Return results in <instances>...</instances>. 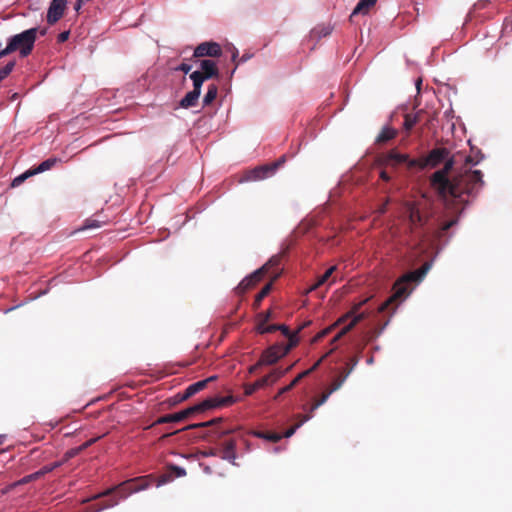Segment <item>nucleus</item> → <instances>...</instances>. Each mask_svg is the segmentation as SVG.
<instances>
[{"mask_svg": "<svg viewBox=\"0 0 512 512\" xmlns=\"http://www.w3.org/2000/svg\"><path fill=\"white\" fill-rule=\"evenodd\" d=\"M466 164H477L479 160H474L472 156H467L465 159Z\"/></svg>", "mask_w": 512, "mask_h": 512, "instance_id": "e2e57ef3", "label": "nucleus"}, {"mask_svg": "<svg viewBox=\"0 0 512 512\" xmlns=\"http://www.w3.org/2000/svg\"><path fill=\"white\" fill-rule=\"evenodd\" d=\"M397 135V130L392 127H384L379 135L377 136L376 142L377 143H386L392 139H394Z\"/></svg>", "mask_w": 512, "mask_h": 512, "instance_id": "4be33fe9", "label": "nucleus"}, {"mask_svg": "<svg viewBox=\"0 0 512 512\" xmlns=\"http://www.w3.org/2000/svg\"><path fill=\"white\" fill-rule=\"evenodd\" d=\"M380 178L382 180H384V181H389L390 180V176L388 175V173L385 170L381 171Z\"/></svg>", "mask_w": 512, "mask_h": 512, "instance_id": "680f3d73", "label": "nucleus"}, {"mask_svg": "<svg viewBox=\"0 0 512 512\" xmlns=\"http://www.w3.org/2000/svg\"><path fill=\"white\" fill-rule=\"evenodd\" d=\"M204 456H219V448L218 446L215 448H210L208 451L204 452Z\"/></svg>", "mask_w": 512, "mask_h": 512, "instance_id": "13d9d810", "label": "nucleus"}, {"mask_svg": "<svg viewBox=\"0 0 512 512\" xmlns=\"http://www.w3.org/2000/svg\"><path fill=\"white\" fill-rule=\"evenodd\" d=\"M200 67V74H202V76H204L207 80L212 78H219V69L215 61L207 59L201 60Z\"/></svg>", "mask_w": 512, "mask_h": 512, "instance_id": "f3484780", "label": "nucleus"}, {"mask_svg": "<svg viewBox=\"0 0 512 512\" xmlns=\"http://www.w3.org/2000/svg\"><path fill=\"white\" fill-rule=\"evenodd\" d=\"M358 364V358L353 357L350 359V361L346 364V368L343 371H350V373L354 370L356 365Z\"/></svg>", "mask_w": 512, "mask_h": 512, "instance_id": "3c124183", "label": "nucleus"}, {"mask_svg": "<svg viewBox=\"0 0 512 512\" xmlns=\"http://www.w3.org/2000/svg\"><path fill=\"white\" fill-rule=\"evenodd\" d=\"M258 318H259L258 324H263V326H267L266 322H268L269 319L271 318V311H266L264 313L259 314Z\"/></svg>", "mask_w": 512, "mask_h": 512, "instance_id": "de8ad7c7", "label": "nucleus"}, {"mask_svg": "<svg viewBox=\"0 0 512 512\" xmlns=\"http://www.w3.org/2000/svg\"><path fill=\"white\" fill-rule=\"evenodd\" d=\"M67 0H52L48 12H47V22L49 24H55L64 14L66 8Z\"/></svg>", "mask_w": 512, "mask_h": 512, "instance_id": "4468645a", "label": "nucleus"}, {"mask_svg": "<svg viewBox=\"0 0 512 512\" xmlns=\"http://www.w3.org/2000/svg\"><path fill=\"white\" fill-rule=\"evenodd\" d=\"M290 369H291V367H288L285 370H280V369L273 370L271 373H269L267 375V376H270L269 384H272V383L276 382L278 379L283 377L285 375V373H287Z\"/></svg>", "mask_w": 512, "mask_h": 512, "instance_id": "ea45409f", "label": "nucleus"}, {"mask_svg": "<svg viewBox=\"0 0 512 512\" xmlns=\"http://www.w3.org/2000/svg\"><path fill=\"white\" fill-rule=\"evenodd\" d=\"M331 394H332V392L329 389H327L325 392H323L322 395L318 399H316L313 402V404L311 405L310 412L312 413L317 408H319L321 405H323L328 400V398L330 397Z\"/></svg>", "mask_w": 512, "mask_h": 512, "instance_id": "72a5a7b5", "label": "nucleus"}, {"mask_svg": "<svg viewBox=\"0 0 512 512\" xmlns=\"http://www.w3.org/2000/svg\"><path fill=\"white\" fill-rule=\"evenodd\" d=\"M280 263V256H273L264 266H266V272L270 267L278 266Z\"/></svg>", "mask_w": 512, "mask_h": 512, "instance_id": "8fccbe9b", "label": "nucleus"}, {"mask_svg": "<svg viewBox=\"0 0 512 512\" xmlns=\"http://www.w3.org/2000/svg\"><path fill=\"white\" fill-rule=\"evenodd\" d=\"M191 69H192V66H191V65H189V64H187V63H182V64H180V65L176 68V70H177V71H182V72H184L185 74H187L188 72H190V71H191Z\"/></svg>", "mask_w": 512, "mask_h": 512, "instance_id": "6e6d98bb", "label": "nucleus"}, {"mask_svg": "<svg viewBox=\"0 0 512 512\" xmlns=\"http://www.w3.org/2000/svg\"><path fill=\"white\" fill-rule=\"evenodd\" d=\"M33 33H34V39H35L37 33H39L40 35H44L46 33V30L45 29H38V28L34 27Z\"/></svg>", "mask_w": 512, "mask_h": 512, "instance_id": "69168bd1", "label": "nucleus"}, {"mask_svg": "<svg viewBox=\"0 0 512 512\" xmlns=\"http://www.w3.org/2000/svg\"><path fill=\"white\" fill-rule=\"evenodd\" d=\"M293 346L287 345H273L261 354L258 365H272L275 364L280 358L284 357Z\"/></svg>", "mask_w": 512, "mask_h": 512, "instance_id": "6e6552de", "label": "nucleus"}, {"mask_svg": "<svg viewBox=\"0 0 512 512\" xmlns=\"http://www.w3.org/2000/svg\"><path fill=\"white\" fill-rule=\"evenodd\" d=\"M443 162V168L434 172L430 177V185L437 194L442 198L451 196L465 204L468 203V200L464 199V196L476 197L484 186L482 172L466 169L450 179L449 174L456 164L455 157H448Z\"/></svg>", "mask_w": 512, "mask_h": 512, "instance_id": "f257e3e1", "label": "nucleus"}, {"mask_svg": "<svg viewBox=\"0 0 512 512\" xmlns=\"http://www.w3.org/2000/svg\"><path fill=\"white\" fill-rule=\"evenodd\" d=\"M59 162H60V159L55 158V157H52V158H49V159L43 161L40 165H38L37 167H34V175L43 173L45 171L52 169Z\"/></svg>", "mask_w": 512, "mask_h": 512, "instance_id": "5701e85b", "label": "nucleus"}, {"mask_svg": "<svg viewBox=\"0 0 512 512\" xmlns=\"http://www.w3.org/2000/svg\"><path fill=\"white\" fill-rule=\"evenodd\" d=\"M69 35H70V31H63V32H61V33L58 35V37H57L58 42H59V43H63V42H65V41H67V40H68V38H69Z\"/></svg>", "mask_w": 512, "mask_h": 512, "instance_id": "4d7b16f0", "label": "nucleus"}, {"mask_svg": "<svg viewBox=\"0 0 512 512\" xmlns=\"http://www.w3.org/2000/svg\"><path fill=\"white\" fill-rule=\"evenodd\" d=\"M255 286V284L251 281V279L247 276L246 278H244L240 283L239 285L236 287V293L239 294V295H242L244 293H246L248 290H250L251 288H253Z\"/></svg>", "mask_w": 512, "mask_h": 512, "instance_id": "473e14b6", "label": "nucleus"}, {"mask_svg": "<svg viewBox=\"0 0 512 512\" xmlns=\"http://www.w3.org/2000/svg\"><path fill=\"white\" fill-rule=\"evenodd\" d=\"M409 158L407 154H401L396 149H392L384 156V162L386 165L396 166L399 164H406L409 168Z\"/></svg>", "mask_w": 512, "mask_h": 512, "instance_id": "dca6fc26", "label": "nucleus"}, {"mask_svg": "<svg viewBox=\"0 0 512 512\" xmlns=\"http://www.w3.org/2000/svg\"><path fill=\"white\" fill-rule=\"evenodd\" d=\"M84 3H86V0H77L75 2L74 9L78 12L82 8Z\"/></svg>", "mask_w": 512, "mask_h": 512, "instance_id": "052dcab7", "label": "nucleus"}, {"mask_svg": "<svg viewBox=\"0 0 512 512\" xmlns=\"http://www.w3.org/2000/svg\"><path fill=\"white\" fill-rule=\"evenodd\" d=\"M332 329H333V326L322 330L315 336V340H320V339L324 338L326 335H328L331 332Z\"/></svg>", "mask_w": 512, "mask_h": 512, "instance_id": "5fc2aeb1", "label": "nucleus"}, {"mask_svg": "<svg viewBox=\"0 0 512 512\" xmlns=\"http://www.w3.org/2000/svg\"><path fill=\"white\" fill-rule=\"evenodd\" d=\"M420 121V112L416 114H406L404 119V128L409 132Z\"/></svg>", "mask_w": 512, "mask_h": 512, "instance_id": "c85d7f7f", "label": "nucleus"}, {"mask_svg": "<svg viewBox=\"0 0 512 512\" xmlns=\"http://www.w3.org/2000/svg\"><path fill=\"white\" fill-rule=\"evenodd\" d=\"M349 375H350V371H341L339 376L331 383V385L329 386L328 389L332 393L339 390Z\"/></svg>", "mask_w": 512, "mask_h": 512, "instance_id": "393cba45", "label": "nucleus"}, {"mask_svg": "<svg viewBox=\"0 0 512 512\" xmlns=\"http://www.w3.org/2000/svg\"><path fill=\"white\" fill-rule=\"evenodd\" d=\"M312 417L311 414H307V415H304L302 416L300 422H298L297 424H295L294 426H292L291 428H289L285 433L284 435H282L283 437H291L295 431L303 424L305 423L306 421H308L310 418Z\"/></svg>", "mask_w": 512, "mask_h": 512, "instance_id": "c9c22d12", "label": "nucleus"}, {"mask_svg": "<svg viewBox=\"0 0 512 512\" xmlns=\"http://www.w3.org/2000/svg\"><path fill=\"white\" fill-rule=\"evenodd\" d=\"M265 273H266V266H262L260 269L254 271L248 277L256 285L258 282H260L262 280V278L264 277Z\"/></svg>", "mask_w": 512, "mask_h": 512, "instance_id": "79ce46f5", "label": "nucleus"}, {"mask_svg": "<svg viewBox=\"0 0 512 512\" xmlns=\"http://www.w3.org/2000/svg\"><path fill=\"white\" fill-rule=\"evenodd\" d=\"M199 96H200L199 92H196L193 90L188 92L184 96V98H182V100L180 101V104H179L180 107H182L184 109L194 107L198 102Z\"/></svg>", "mask_w": 512, "mask_h": 512, "instance_id": "aec40b11", "label": "nucleus"}, {"mask_svg": "<svg viewBox=\"0 0 512 512\" xmlns=\"http://www.w3.org/2000/svg\"><path fill=\"white\" fill-rule=\"evenodd\" d=\"M385 211H386V204H384L383 206H381V208H380L379 212H380L381 214H383V213H385Z\"/></svg>", "mask_w": 512, "mask_h": 512, "instance_id": "774afa93", "label": "nucleus"}, {"mask_svg": "<svg viewBox=\"0 0 512 512\" xmlns=\"http://www.w3.org/2000/svg\"><path fill=\"white\" fill-rule=\"evenodd\" d=\"M59 464L58 463H53V464H49V465H45L42 469L34 472V480L45 475L46 473H49L51 472L55 467H57Z\"/></svg>", "mask_w": 512, "mask_h": 512, "instance_id": "c03bdc74", "label": "nucleus"}, {"mask_svg": "<svg viewBox=\"0 0 512 512\" xmlns=\"http://www.w3.org/2000/svg\"><path fill=\"white\" fill-rule=\"evenodd\" d=\"M332 33V27L330 25H318L314 27L310 32V37L316 41H319L323 37H327Z\"/></svg>", "mask_w": 512, "mask_h": 512, "instance_id": "6ab92c4d", "label": "nucleus"}, {"mask_svg": "<svg viewBox=\"0 0 512 512\" xmlns=\"http://www.w3.org/2000/svg\"><path fill=\"white\" fill-rule=\"evenodd\" d=\"M217 379V376H210L204 380H201V381H198L196 383H193L191 385H189L191 387V391L194 392V394L200 392L201 390H203L207 385L208 383L214 381Z\"/></svg>", "mask_w": 512, "mask_h": 512, "instance_id": "2f4dec72", "label": "nucleus"}, {"mask_svg": "<svg viewBox=\"0 0 512 512\" xmlns=\"http://www.w3.org/2000/svg\"><path fill=\"white\" fill-rule=\"evenodd\" d=\"M15 63L13 61L7 63L2 69H0V82L5 79L13 70Z\"/></svg>", "mask_w": 512, "mask_h": 512, "instance_id": "a18cd8bd", "label": "nucleus"}, {"mask_svg": "<svg viewBox=\"0 0 512 512\" xmlns=\"http://www.w3.org/2000/svg\"><path fill=\"white\" fill-rule=\"evenodd\" d=\"M457 222H458V217H455L449 221L442 223L439 230L437 231V236L442 237L445 234V232L448 231L454 225H456Z\"/></svg>", "mask_w": 512, "mask_h": 512, "instance_id": "e433bc0d", "label": "nucleus"}, {"mask_svg": "<svg viewBox=\"0 0 512 512\" xmlns=\"http://www.w3.org/2000/svg\"><path fill=\"white\" fill-rule=\"evenodd\" d=\"M290 369H291V367H288L285 370H280V369L273 370L271 373H269L267 375V376H270L269 384H272V383L276 382L278 379L283 377L285 375V373H287Z\"/></svg>", "mask_w": 512, "mask_h": 512, "instance_id": "a19ab883", "label": "nucleus"}, {"mask_svg": "<svg viewBox=\"0 0 512 512\" xmlns=\"http://www.w3.org/2000/svg\"><path fill=\"white\" fill-rule=\"evenodd\" d=\"M261 366H262V365H258V362H257L256 364L252 365V366L249 368V373H250V374H254V373H256L257 369H258L259 367H261Z\"/></svg>", "mask_w": 512, "mask_h": 512, "instance_id": "0e129e2a", "label": "nucleus"}, {"mask_svg": "<svg viewBox=\"0 0 512 512\" xmlns=\"http://www.w3.org/2000/svg\"><path fill=\"white\" fill-rule=\"evenodd\" d=\"M272 289V282L267 283L259 293L255 296V300L253 303L254 309H258L262 300L270 293Z\"/></svg>", "mask_w": 512, "mask_h": 512, "instance_id": "a878e982", "label": "nucleus"}, {"mask_svg": "<svg viewBox=\"0 0 512 512\" xmlns=\"http://www.w3.org/2000/svg\"><path fill=\"white\" fill-rule=\"evenodd\" d=\"M221 421H222V418H215V419H212L210 421L189 425L188 427H186V429H193V428H199V427H208V426L216 425V424L220 423Z\"/></svg>", "mask_w": 512, "mask_h": 512, "instance_id": "37998d69", "label": "nucleus"}, {"mask_svg": "<svg viewBox=\"0 0 512 512\" xmlns=\"http://www.w3.org/2000/svg\"><path fill=\"white\" fill-rule=\"evenodd\" d=\"M292 389L293 388L290 387V385H287V386L283 387L282 389L279 390L278 394L276 395V398L279 397L280 395L284 394V393L289 392Z\"/></svg>", "mask_w": 512, "mask_h": 512, "instance_id": "bf43d9fd", "label": "nucleus"}, {"mask_svg": "<svg viewBox=\"0 0 512 512\" xmlns=\"http://www.w3.org/2000/svg\"><path fill=\"white\" fill-rule=\"evenodd\" d=\"M96 438H93V439H90L88 441H86L85 443H83L82 445H80L79 447H76V448H72L70 450H68L66 452V457L67 458H72V457H75L77 454H79L81 451H83L84 449L88 448L90 445H92L93 443L96 442Z\"/></svg>", "mask_w": 512, "mask_h": 512, "instance_id": "7c9ffc66", "label": "nucleus"}, {"mask_svg": "<svg viewBox=\"0 0 512 512\" xmlns=\"http://www.w3.org/2000/svg\"><path fill=\"white\" fill-rule=\"evenodd\" d=\"M32 176V168L27 169L24 173L21 175L15 177L13 181L11 182V187H18L20 186L26 179Z\"/></svg>", "mask_w": 512, "mask_h": 512, "instance_id": "f704fd0d", "label": "nucleus"}, {"mask_svg": "<svg viewBox=\"0 0 512 512\" xmlns=\"http://www.w3.org/2000/svg\"><path fill=\"white\" fill-rule=\"evenodd\" d=\"M336 269H337L336 266H332L328 270H326V272L324 274H322L321 276H319L317 278V281L311 286L310 291L316 290L320 286L326 284L328 282V280L330 279V277L332 276V274L334 273V271H336Z\"/></svg>", "mask_w": 512, "mask_h": 512, "instance_id": "b1692460", "label": "nucleus"}, {"mask_svg": "<svg viewBox=\"0 0 512 512\" xmlns=\"http://www.w3.org/2000/svg\"><path fill=\"white\" fill-rule=\"evenodd\" d=\"M254 435L258 438L266 439L273 443L278 442L283 437L281 434H278L275 432H263V431H257L254 433Z\"/></svg>", "mask_w": 512, "mask_h": 512, "instance_id": "c756f323", "label": "nucleus"}, {"mask_svg": "<svg viewBox=\"0 0 512 512\" xmlns=\"http://www.w3.org/2000/svg\"><path fill=\"white\" fill-rule=\"evenodd\" d=\"M19 51L21 57H27L32 52V28L9 38L7 46L0 50V58Z\"/></svg>", "mask_w": 512, "mask_h": 512, "instance_id": "39448f33", "label": "nucleus"}, {"mask_svg": "<svg viewBox=\"0 0 512 512\" xmlns=\"http://www.w3.org/2000/svg\"><path fill=\"white\" fill-rule=\"evenodd\" d=\"M450 156V150L446 147L432 149L427 156L409 161V168L425 169L435 168Z\"/></svg>", "mask_w": 512, "mask_h": 512, "instance_id": "423d86ee", "label": "nucleus"}, {"mask_svg": "<svg viewBox=\"0 0 512 512\" xmlns=\"http://www.w3.org/2000/svg\"><path fill=\"white\" fill-rule=\"evenodd\" d=\"M404 210L408 218L410 233L419 241H423L428 234L424 232V228L432 215L430 208L423 202H407Z\"/></svg>", "mask_w": 512, "mask_h": 512, "instance_id": "7ed1b4c3", "label": "nucleus"}, {"mask_svg": "<svg viewBox=\"0 0 512 512\" xmlns=\"http://www.w3.org/2000/svg\"><path fill=\"white\" fill-rule=\"evenodd\" d=\"M233 396H226V397H215V398H208L201 403L198 404L200 406L199 410L200 412L206 411L211 408L215 407H224L231 405L234 403Z\"/></svg>", "mask_w": 512, "mask_h": 512, "instance_id": "2eb2a0df", "label": "nucleus"}, {"mask_svg": "<svg viewBox=\"0 0 512 512\" xmlns=\"http://www.w3.org/2000/svg\"><path fill=\"white\" fill-rule=\"evenodd\" d=\"M220 458L232 464H236V440L233 438L225 439L218 445Z\"/></svg>", "mask_w": 512, "mask_h": 512, "instance_id": "f8f14e48", "label": "nucleus"}, {"mask_svg": "<svg viewBox=\"0 0 512 512\" xmlns=\"http://www.w3.org/2000/svg\"><path fill=\"white\" fill-rule=\"evenodd\" d=\"M310 374V371H303L302 373L298 374L295 379L292 380V382L289 384L290 387L294 388L300 380H302L304 377L308 376Z\"/></svg>", "mask_w": 512, "mask_h": 512, "instance_id": "09e8293b", "label": "nucleus"}, {"mask_svg": "<svg viewBox=\"0 0 512 512\" xmlns=\"http://www.w3.org/2000/svg\"><path fill=\"white\" fill-rule=\"evenodd\" d=\"M231 431L230 430H223L221 432H219V437H224L226 435H228Z\"/></svg>", "mask_w": 512, "mask_h": 512, "instance_id": "338daca9", "label": "nucleus"}, {"mask_svg": "<svg viewBox=\"0 0 512 512\" xmlns=\"http://www.w3.org/2000/svg\"><path fill=\"white\" fill-rule=\"evenodd\" d=\"M279 167V162L258 166L247 172L246 179L249 181L265 179L272 176Z\"/></svg>", "mask_w": 512, "mask_h": 512, "instance_id": "9d476101", "label": "nucleus"}, {"mask_svg": "<svg viewBox=\"0 0 512 512\" xmlns=\"http://www.w3.org/2000/svg\"><path fill=\"white\" fill-rule=\"evenodd\" d=\"M101 223L100 221L96 220V219H87L85 221V224L83 226V229H92V228H98L101 226Z\"/></svg>", "mask_w": 512, "mask_h": 512, "instance_id": "49530a36", "label": "nucleus"}, {"mask_svg": "<svg viewBox=\"0 0 512 512\" xmlns=\"http://www.w3.org/2000/svg\"><path fill=\"white\" fill-rule=\"evenodd\" d=\"M430 268L431 264L429 262H425L419 269L406 273L397 280L393 285L392 295L379 306V312H384L391 305H394L393 310H395L398 303L405 299L410 293L409 283L421 281Z\"/></svg>", "mask_w": 512, "mask_h": 512, "instance_id": "f03ea898", "label": "nucleus"}, {"mask_svg": "<svg viewBox=\"0 0 512 512\" xmlns=\"http://www.w3.org/2000/svg\"><path fill=\"white\" fill-rule=\"evenodd\" d=\"M147 486H148L147 481L145 480V478H142V477L124 481L121 484H119L113 488H110V489L104 491L103 493L95 496V498H99L102 496L107 497V496H111L112 494H116L118 496V497L112 496L109 500L99 504L100 506L96 509V511H101L106 508H111V507L117 505L120 499L126 498L127 496H129L132 493L143 490Z\"/></svg>", "mask_w": 512, "mask_h": 512, "instance_id": "20e7f679", "label": "nucleus"}, {"mask_svg": "<svg viewBox=\"0 0 512 512\" xmlns=\"http://www.w3.org/2000/svg\"><path fill=\"white\" fill-rule=\"evenodd\" d=\"M190 79L193 81V91L201 94L202 84L207 80L199 71H194L190 74Z\"/></svg>", "mask_w": 512, "mask_h": 512, "instance_id": "bb28decb", "label": "nucleus"}, {"mask_svg": "<svg viewBox=\"0 0 512 512\" xmlns=\"http://www.w3.org/2000/svg\"><path fill=\"white\" fill-rule=\"evenodd\" d=\"M333 351L330 350L327 354H325L324 356H322L311 368H309L307 371H310V373H312L313 371H315L319 366L320 364L322 363V361Z\"/></svg>", "mask_w": 512, "mask_h": 512, "instance_id": "864d4df0", "label": "nucleus"}, {"mask_svg": "<svg viewBox=\"0 0 512 512\" xmlns=\"http://www.w3.org/2000/svg\"><path fill=\"white\" fill-rule=\"evenodd\" d=\"M369 299L366 298L359 303L355 304L352 308V310L347 313L344 317L340 318L338 322H344L346 319L353 317L351 322L343 327L332 339V343H336L340 338H342L344 335H346L349 331H351L359 322L364 320L367 317V314L365 312L358 313L360 308L368 301Z\"/></svg>", "mask_w": 512, "mask_h": 512, "instance_id": "0eeeda50", "label": "nucleus"}, {"mask_svg": "<svg viewBox=\"0 0 512 512\" xmlns=\"http://www.w3.org/2000/svg\"><path fill=\"white\" fill-rule=\"evenodd\" d=\"M376 2L377 0H359L358 4L356 5L354 10L352 11V14L350 15V20L352 21L353 18L358 14H368V12L371 10V8L374 7Z\"/></svg>", "mask_w": 512, "mask_h": 512, "instance_id": "a211bd4d", "label": "nucleus"}, {"mask_svg": "<svg viewBox=\"0 0 512 512\" xmlns=\"http://www.w3.org/2000/svg\"><path fill=\"white\" fill-rule=\"evenodd\" d=\"M257 330L260 334L265 333H273L275 331H281L284 336L289 339L290 346H296L298 343V339L296 338V333H291L289 328L283 324H271L267 326H263V324H258Z\"/></svg>", "mask_w": 512, "mask_h": 512, "instance_id": "9b49d317", "label": "nucleus"}, {"mask_svg": "<svg viewBox=\"0 0 512 512\" xmlns=\"http://www.w3.org/2000/svg\"><path fill=\"white\" fill-rule=\"evenodd\" d=\"M269 378H270V376H264V377L258 379L257 381H255L252 384H246L245 387H244L245 388V395L250 396L256 390L269 385Z\"/></svg>", "mask_w": 512, "mask_h": 512, "instance_id": "412c9836", "label": "nucleus"}, {"mask_svg": "<svg viewBox=\"0 0 512 512\" xmlns=\"http://www.w3.org/2000/svg\"><path fill=\"white\" fill-rule=\"evenodd\" d=\"M290 369H291V367H288L285 370H280V369L273 370L271 373H269L267 375V376H270L269 384H272V383L276 382L278 379L283 377L285 375V373H287Z\"/></svg>", "mask_w": 512, "mask_h": 512, "instance_id": "4c0bfd02", "label": "nucleus"}, {"mask_svg": "<svg viewBox=\"0 0 512 512\" xmlns=\"http://www.w3.org/2000/svg\"><path fill=\"white\" fill-rule=\"evenodd\" d=\"M222 54L221 47L216 42H203L199 44L195 50L193 56L196 58L201 57H219Z\"/></svg>", "mask_w": 512, "mask_h": 512, "instance_id": "ddd939ff", "label": "nucleus"}, {"mask_svg": "<svg viewBox=\"0 0 512 512\" xmlns=\"http://www.w3.org/2000/svg\"><path fill=\"white\" fill-rule=\"evenodd\" d=\"M290 369H291V367H288L285 370H280V369L273 370L271 373H269L267 375V376H270L269 384H272V383L276 382L278 379L283 377L285 375V373H287Z\"/></svg>", "mask_w": 512, "mask_h": 512, "instance_id": "58836bf2", "label": "nucleus"}, {"mask_svg": "<svg viewBox=\"0 0 512 512\" xmlns=\"http://www.w3.org/2000/svg\"><path fill=\"white\" fill-rule=\"evenodd\" d=\"M199 408H200V406H198V404H196V405L189 407L187 409H184L180 412L161 416L153 423L152 426H155L158 424H164V423L181 422V421L187 419L190 415L200 412Z\"/></svg>", "mask_w": 512, "mask_h": 512, "instance_id": "1a4fd4ad", "label": "nucleus"}, {"mask_svg": "<svg viewBox=\"0 0 512 512\" xmlns=\"http://www.w3.org/2000/svg\"><path fill=\"white\" fill-rule=\"evenodd\" d=\"M195 395L193 391H191V387L188 386L185 391L182 393V395L180 396V401H185L187 400L188 398H190L191 396Z\"/></svg>", "mask_w": 512, "mask_h": 512, "instance_id": "603ef678", "label": "nucleus"}, {"mask_svg": "<svg viewBox=\"0 0 512 512\" xmlns=\"http://www.w3.org/2000/svg\"><path fill=\"white\" fill-rule=\"evenodd\" d=\"M218 87L215 84H210L208 90L203 98L204 106L210 105L217 97Z\"/></svg>", "mask_w": 512, "mask_h": 512, "instance_id": "cd10ccee", "label": "nucleus"}]
</instances>
